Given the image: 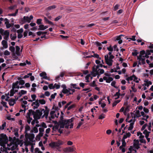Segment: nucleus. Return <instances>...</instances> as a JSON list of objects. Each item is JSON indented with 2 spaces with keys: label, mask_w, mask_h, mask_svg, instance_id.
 <instances>
[{
  "label": "nucleus",
  "mask_w": 153,
  "mask_h": 153,
  "mask_svg": "<svg viewBox=\"0 0 153 153\" xmlns=\"http://www.w3.org/2000/svg\"><path fill=\"white\" fill-rule=\"evenodd\" d=\"M8 139L7 137L6 134L3 133L0 134V146H4V144L7 143Z\"/></svg>",
  "instance_id": "1"
},
{
  "label": "nucleus",
  "mask_w": 153,
  "mask_h": 153,
  "mask_svg": "<svg viewBox=\"0 0 153 153\" xmlns=\"http://www.w3.org/2000/svg\"><path fill=\"white\" fill-rule=\"evenodd\" d=\"M34 113V111L32 109H29L28 110V112L27 113V122L28 123L30 124L31 121L32 120V118L30 117L31 114H33Z\"/></svg>",
  "instance_id": "2"
},
{
  "label": "nucleus",
  "mask_w": 153,
  "mask_h": 153,
  "mask_svg": "<svg viewBox=\"0 0 153 153\" xmlns=\"http://www.w3.org/2000/svg\"><path fill=\"white\" fill-rule=\"evenodd\" d=\"M104 58L106 63L109 66H111L112 65V62H113L112 59H109L108 55H105Z\"/></svg>",
  "instance_id": "3"
},
{
  "label": "nucleus",
  "mask_w": 153,
  "mask_h": 153,
  "mask_svg": "<svg viewBox=\"0 0 153 153\" xmlns=\"http://www.w3.org/2000/svg\"><path fill=\"white\" fill-rule=\"evenodd\" d=\"M20 21V23H21L22 24L25 23L26 22L30 23L31 21L29 19V17L26 16H24L23 18H21Z\"/></svg>",
  "instance_id": "4"
},
{
  "label": "nucleus",
  "mask_w": 153,
  "mask_h": 153,
  "mask_svg": "<svg viewBox=\"0 0 153 153\" xmlns=\"http://www.w3.org/2000/svg\"><path fill=\"white\" fill-rule=\"evenodd\" d=\"M49 146L52 148H57V149L59 148H60V146L56 142H53L50 143L49 144Z\"/></svg>",
  "instance_id": "5"
},
{
  "label": "nucleus",
  "mask_w": 153,
  "mask_h": 153,
  "mask_svg": "<svg viewBox=\"0 0 153 153\" xmlns=\"http://www.w3.org/2000/svg\"><path fill=\"white\" fill-rule=\"evenodd\" d=\"M46 75L47 74L45 72H42L39 74L40 76L42 77V79L49 80V79L48 78L47 76H46Z\"/></svg>",
  "instance_id": "6"
},
{
  "label": "nucleus",
  "mask_w": 153,
  "mask_h": 153,
  "mask_svg": "<svg viewBox=\"0 0 153 153\" xmlns=\"http://www.w3.org/2000/svg\"><path fill=\"white\" fill-rule=\"evenodd\" d=\"M25 136L26 137L27 136H28L29 134H28L27 131L30 130V127L27 125H26L25 127Z\"/></svg>",
  "instance_id": "7"
},
{
  "label": "nucleus",
  "mask_w": 153,
  "mask_h": 153,
  "mask_svg": "<svg viewBox=\"0 0 153 153\" xmlns=\"http://www.w3.org/2000/svg\"><path fill=\"white\" fill-rule=\"evenodd\" d=\"M125 36L123 35H121L119 36H117L116 37V39L115 41H119L118 42V43L119 44H121L122 43V40L121 39V36Z\"/></svg>",
  "instance_id": "8"
},
{
  "label": "nucleus",
  "mask_w": 153,
  "mask_h": 153,
  "mask_svg": "<svg viewBox=\"0 0 153 153\" xmlns=\"http://www.w3.org/2000/svg\"><path fill=\"white\" fill-rule=\"evenodd\" d=\"M100 67L99 65L96 66L95 65H94V67H92V71L91 72H98V69Z\"/></svg>",
  "instance_id": "9"
},
{
  "label": "nucleus",
  "mask_w": 153,
  "mask_h": 153,
  "mask_svg": "<svg viewBox=\"0 0 153 153\" xmlns=\"http://www.w3.org/2000/svg\"><path fill=\"white\" fill-rule=\"evenodd\" d=\"M91 74L93 77H95L97 75V78H99L100 76V74H99V72H91Z\"/></svg>",
  "instance_id": "10"
},
{
  "label": "nucleus",
  "mask_w": 153,
  "mask_h": 153,
  "mask_svg": "<svg viewBox=\"0 0 153 153\" xmlns=\"http://www.w3.org/2000/svg\"><path fill=\"white\" fill-rule=\"evenodd\" d=\"M15 103L16 102L14 99H10L9 100V104L10 106H13Z\"/></svg>",
  "instance_id": "11"
},
{
  "label": "nucleus",
  "mask_w": 153,
  "mask_h": 153,
  "mask_svg": "<svg viewBox=\"0 0 153 153\" xmlns=\"http://www.w3.org/2000/svg\"><path fill=\"white\" fill-rule=\"evenodd\" d=\"M59 124L60 125V128H64V127L65 125L67 124V123H65V120L64 121H59Z\"/></svg>",
  "instance_id": "12"
},
{
  "label": "nucleus",
  "mask_w": 153,
  "mask_h": 153,
  "mask_svg": "<svg viewBox=\"0 0 153 153\" xmlns=\"http://www.w3.org/2000/svg\"><path fill=\"white\" fill-rule=\"evenodd\" d=\"M1 44L4 48H7L8 45L7 42L5 40H2L1 42Z\"/></svg>",
  "instance_id": "13"
},
{
  "label": "nucleus",
  "mask_w": 153,
  "mask_h": 153,
  "mask_svg": "<svg viewBox=\"0 0 153 153\" xmlns=\"http://www.w3.org/2000/svg\"><path fill=\"white\" fill-rule=\"evenodd\" d=\"M6 144H4V146H1L2 147H3V152H4L6 153H8V152L7 150H11V149L10 148L6 147Z\"/></svg>",
  "instance_id": "14"
},
{
  "label": "nucleus",
  "mask_w": 153,
  "mask_h": 153,
  "mask_svg": "<svg viewBox=\"0 0 153 153\" xmlns=\"http://www.w3.org/2000/svg\"><path fill=\"white\" fill-rule=\"evenodd\" d=\"M71 86V88H74L75 89H80V88L79 87H77V85L76 84H73V83H71L70 84Z\"/></svg>",
  "instance_id": "15"
},
{
  "label": "nucleus",
  "mask_w": 153,
  "mask_h": 153,
  "mask_svg": "<svg viewBox=\"0 0 153 153\" xmlns=\"http://www.w3.org/2000/svg\"><path fill=\"white\" fill-rule=\"evenodd\" d=\"M28 136L29 139L30 140L31 142H33V140L34 138L35 135L33 134H31L30 135H29L28 136H27L26 137Z\"/></svg>",
  "instance_id": "16"
},
{
  "label": "nucleus",
  "mask_w": 153,
  "mask_h": 153,
  "mask_svg": "<svg viewBox=\"0 0 153 153\" xmlns=\"http://www.w3.org/2000/svg\"><path fill=\"white\" fill-rule=\"evenodd\" d=\"M33 115V118H34V120H36L40 119V117H39L38 115L36 113V112L34 111V114Z\"/></svg>",
  "instance_id": "17"
},
{
  "label": "nucleus",
  "mask_w": 153,
  "mask_h": 153,
  "mask_svg": "<svg viewBox=\"0 0 153 153\" xmlns=\"http://www.w3.org/2000/svg\"><path fill=\"white\" fill-rule=\"evenodd\" d=\"M74 120V118H72L71 119L68 120H64L65 123H67V124H69V123L72 122Z\"/></svg>",
  "instance_id": "18"
},
{
  "label": "nucleus",
  "mask_w": 153,
  "mask_h": 153,
  "mask_svg": "<svg viewBox=\"0 0 153 153\" xmlns=\"http://www.w3.org/2000/svg\"><path fill=\"white\" fill-rule=\"evenodd\" d=\"M65 150L66 152H73L74 151V149L70 147L66 148Z\"/></svg>",
  "instance_id": "19"
},
{
  "label": "nucleus",
  "mask_w": 153,
  "mask_h": 153,
  "mask_svg": "<svg viewBox=\"0 0 153 153\" xmlns=\"http://www.w3.org/2000/svg\"><path fill=\"white\" fill-rule=\"evenodd\" d=\"M10 38L12 40H14L16 38V34L15 33L13 36L12 34H11L10 35Z\"/></svg>",
  "instance_id": "20"
},
{
  "label": "nucleus",
  "mask_w": 153,
  "mask_h": 153,
  "mask_svg": "<svg viewBox=\"0 0 153 153\" xmlns=\"http://www.w3.org/2000/svg\"><path fill=\"white\" fill-rule=\"evenodd\" d=\"M134 121L133 122L131 123L130 124L129 127L128 128V130L131 131V130L133 128V125L134 124Z\"/></svg>",
  "instance_id": "21"
},
{
  "label": "nucleus",
  "mask_w": 153,
  "mask_h": 153,
  "mask_svg": "<svg viewBox=\"0 0 153 153\" xmlns=\"http://www.w3.org/2000/svg\"><path fill=\"white\" fill-rule=\"evenodd\" d=\"M36 112L38 115L39 117H40V118L42 114V112L40 111L39 110H36Z\"/></svg>",
  "instance_id": "22"
},
{
  "label": "nucleus",
  "mask_w": 153,
  "mask_h": 153,
  "mask_svg": "<svg viewBox=\"0 0 153 153\" xmlns=\"http://www.w3.org/2000/svg\"><path fill=\"white\" fill-rule=\"evenodd\" d=\"M15 87H13L12 89L10 90V96H13L14 94H15L14 92V89L15 88Z\"/></svg>",
  "instance_id": "23"
},
{
  "label": "nucleus",
  "mask_w": 153,
  "mask_h": 153,
  "mask_svg": "<svg viewBox=\"0 0 153 153\" xmlns=\"http://www.w3.org/2000/svg\"><path fill=\"white\" fill-rule=\"evenodd\" d=\"M35 105L36 106H39V103L38 100H37L35 102H33L32 103V105Z\"/></svg>",
  "instance_id": "24"
},
{
  "label": "nucleus",
  "mask_w": 153,
  "mask_h": 153,
  "mask_svg": "<svg viewBox=\"0 0 153 153\" xmlns=\"http://www.w3.org/2000/svg\"><path fill=\"white\" fill-rule=\"evenodd\" d=\"M49 111V110H45L44 112V114L45 116V117L46 118H48Z\"/></svg>",
  "instance_id": "25"
},
{
  "label": "nucleus",
  "mask_w": 153,
  "mask_h": 153,
  "mask_svg": "<svg viewBox=\"0 0 153 153\" xmlns=\"http://www.w3.org/2000/svg\"><path fill=\"white\" fill-rule=\"evenodd\" d=\"M6 126V123L4 122L2 124L1 126H0V130H4V127Z\"/></svg>",
  "instance_id": "26"
},
{
  "label": "nucleus",
  "mask_w": 153,
  "mask_h": 153,
  "mask_svg": "<svg viewBox=\"0 0 153 153\" xmlns=\"http://www.w3.org/2000/svg\"><path fill=\"white\" fill-rule=\"evenodd\" d=\"M56 6L54 5L48 7L47 8L48 10H51L56 8Z\"/></svg>",
  "instance_id": "27"
},
{
  "label": "nucleus",
  "mask_w": 153,
  "mask_h": 153,
  "mask_svg": "<svg viewBox=\"0 0 153 153\" xmlns=\"http://www.w3.org/2000/svg\"><path fill=\"white\" fill-rule=\"evenodd\" d=\"M18 130L17 129H14V134L15 136L18 137H19V134L18 133Z\"/></svg>",
  "instance_id": "28"
},
{
  "label": "nucleus",
  "mask_w": 153,
  "mask_h": 153,
  "mask_svg": "<svg viewBox=\"0 0 153 153\" xmlns=\"http://www.w3.org/2000/svg\"><path fill=\"white\" fill-rule=\"evenodd\" d=\"M93 55V57L96 58L98 59H101V58L99 56V55L97 54L94 53V55Z\"/></svg>",
  "instance_id": "29"
},
{
  "label": "nucleus",
  "mask_w": 153,
  "mask_h": 153,
  "mask_svg": "<svg viewBox=\"0 0 153 153\" xmlns=\"http://www.w3.org/2000/svg\"><path fill=\"white\" fill-rule=\"evenodd\" d=\"M39 102L41 104L43 105L45 104L46 103V101L44 99H41L39 100H38Z\"/></svg>",
  "instance_id": "30"
},
{
  "label": "nucleus",
  "mask_w": 153,
  "mask_h": 153,
  "mask_svg": "<svg viewBox=\"0 0 153 153\" xmlns=\"http://www.w3.org/2000/svg\"><path fill=\"white\" fill-rule=\"evenodd\" d=\"M32 75V73H29L27 75H26L24 76L22 78L23 79H26L27 78H28L30 76H31Z\"/></svg>",
  "instance_id": "31"
},
{
  "label": "nucleus",
  "mask_w": 153,
  "mask_h": 153,
  "mask_svg": "<svg viewBox=\"0 0 153 153\" xmlns=\"http://www.w3.org/2000/svg\"><path fill=\"white\" fill-rule=\"evenodd\" d=\"M116 83V82L114 81H113L111 83V85L112 86L114 87V88H116V89H117L118 88V87L115 85Z\"/></svg>",
  "instance_id": "32"
},
{
  "label": "nucleus",
  "mask_w": 153,
  "mask_h": 153,
  "mask_svg": "<svg viewBox=\"0 0 153 153\" xmlns=\"http://www.w3.org/2000/svg\"><path fill=\"white\" fill-rule=\"evenodd\" d=\"M120 93H119V92H117L114 95V96L116 97L117 96V98H115V99H118L120 97Z\"/></svg>",
  "instance_id": "33"
},
{
  "label": "nucleus",
  "mask_w": 153,
  "mask_h": 153,
  "mask_svg": "<svg viewBox=\"0 0 153 153\" xmlns=\"http://www.w3.org/2000/svg\"><path fill=\"white\" fill-rule=\"evenodd\" d=\"M39 28H38V30H44V25H40L39 26Z\"/></svg>",
  "instance_id": "34"
},
{
  "label": "nucleus",
  "mask_w": 153,
  "mask_h": 153,
  "mask_svg": "<svg viewBox=\"0 0 153 153\" xmlns=\"http://www.w3.org/2000/svg\"><path fill=\"white\" fill-rule=\"evenodd\" d=\"M113 79L112 77H109L108 79L107 78L106 82L107 83H109L111 81H112Z\"/></svg>",
  "instance_id": "35"
},
{
  "label": "nucleus",
  "mask_w": 153,
  "mask_h": 153,
  "mask_svg": "<svg viewBox=\"0 0 153 153\" xmlns=\"http://www.w3.org/2000/svg\"><path fill=\"white\" fill-rule=\"evenodd\" d=\"M129 107L130 106L129 105H127L126 106L124 112V114H125V113H126V112H128L129 111Z\"/></svg>",
  "instance_id": "36"
},
{
  "label": "nucleus",
  "mask_w": 153,
  "mask_h": 153,
  "mask_svg": "<svg viewBox=\"0 0 153 153\" xmlns=\"http://www.w3.org/2000/svg\"><path fill=\"white\" fill-rule=\"evenodd\" d=\"M69 92V90H68L67 89H63L62 91V92L63 93V94H68Z\"/></svg>",
  "instance_id": "37"
},
{
  "label": "nucleus",
  "mask_w": 153,
  "mask_h": 153,
  "mask_svg": "<svg viewBox=\"0 0 153 153\" xmlns=\"http://www.w3.org/2000/svg\"><path fill=\"white\" fill-rule=\"evenodd\" d=\"M134 143L133 144L134 146H135L136 145H139V141L138 140H136V139H134Z\"/></svg>",
  "instance_id": "38"
},
{
  "label": "nucleus",
  "mask_w": 153,
  "mask_h": 153,
  "mask_svg": "<svg viewBox=\"0 0 153 153\" xmlns=\"http://www.w3.org/2000/svg\"><path fill=\"white\" fill-rule=\"evenodd\" d=\"M10 33L8 30H6L4 31V33L3 34V36H9Z\"/></svg>",
  "instance_id": "39"
},
{
  "label": "nucleus",
  "mask_w": 153,
  "mask_h": 153,
  "mask_svg": "<svg viewBox=\"0 0 153 153\" xmlns=\"http://www.w3.org/2000/svg\"><path fill=\"white\" fill-rule=\"evenodd\" d=\"M9 50L12 53H14L15 52V49L14 47L12 46H10L9 47Z\"/></svg>",
  "instance_id": "40"
},
{
  "label": "nucleus",
  "mask_w": 153,
  "mask_h": 153,
  "mask_svg": "<svg viewBox=\"0 0 153 153\" xmlns=\"http://www.w3.org/2000/svg\"><path fill=\"white\" fill-rule=\"evenodd\" d=\"M95 81L94 80L92 83L90 84L89 85L91 87H94L97 86V85L95 83Z\"/></svg>",
  "instance_id": "41"
},
{
  "label": "nucleus",
  "mask_w": 153,
  "mask_h": 153,
  "mask_svg": "<svg viewBox=\"0 0 153 153\" xmlns=\"http://www.w3.org/2000/svg\"><path fill=\"white\" fill-rule=\"evenodd\" d=\"M43 133H39L36 136V138L40 140V137L43 135Z\"/></svg>",
  "instance_id": "42"
},
{
  "label": "nucleus",
  "mask_w": 153,
  "mask_h": 153,
  "mask_svg": "<svg viewBox=\"0 0 153 153\" xmlns=\"http://www.w3.org/2000/svg\"><path fill=\"white\" fill-rule=\"evenodd\" d=\"M138 53L139 52H137V50H135L132 53V55L134 56H136Z\"/></svg>",
  "instance_id": "43"
},
{
  "label": "nucleus",
  "mask_w": 153,
  "mask_h": 153,
  "mask_svg": "<svg viewBox=\"0 0 153 153\" xmlns=\"http://www.w3.org/2000/svg\"><path fill=\"white\" fill-rule=\"evenodd\" d=\"M1 103L3 105L4 107H5L6 108H8V107L6 105V102L2 101L1 102Z\"/></svg>",
  "instance_id": "44"
},
{
  "label": "nucleus",
  "mask_w": 153,
  "mask_h": 153,
  "mask_svg": "<svg viewBox=\"0 0 153 153\" xmlns=\"http://www.w3.org/2000/svg\"><path fill=\"white\" fill-rule=\"evenodd\" d=\"M136 116L137 117H140L141 116L140 113V111L139 110H137L136 111Z\"/></svg>",
  "instance_id": "45"
},
{
  "label": "nucleus",
  "mask_w": 153,
  "mask_h": 153,
  "mask_svg": "<svg viewBox=\"0 0 153 153\" xmlns=\"http://www.w3.org/2000/svg\"><path fill=\"white\" fill-rule=\"evenodd\" d=\"M42 19H37L36 23L38 25H40L42 24Z\"/></svg>",
  "instance_id": "46"
},
{
  "label": "nucleus",
  "mask_w": 153,
  "mask_h": 153,
  "mask_svg": "<svg viewBox=\"0 0 153 153\" xmlns=\"http://www.w3.org/2000/svg\"><path fill=\"white\" fill-rule=\"evenodd\" d=\"M98 71L99 72V74H102L104 72V70L103 69H99Z\"/></svg>",
  "instance_id": "47"
},
{
  "label": "nucleus",
  "mask_w": 153,
  "mask_h": 153,
  "mask_svg": "<svg viewBox=\"0 0 153 153\" xmlns=\"http://www.w3.org/2000/svg\"><path fill=\"white\" fill-rule=\"evenodd\" d=\"M48 87L50 89H53L55 88V87H54L53 83L50 84L48 85Z\"/></svg>",
  "instance_id": "48"
},
{
  "label": "nucleus",
  "mask_w": 153,
  "mask_h": 153,
  "mask_svg": "<svg viewBox=\"0 0 153 153\" xmlns=\"http://www.w3.org/2000/svg\"><path fill=\"white\" fill-rule=\"evenodd\" d=\"M107 49L109 51L112 52L113 51V48L112 47L111 45H110L109 47H107Z\"/></svg>",
  "instance_id": "49"
},
{
  "label": "nucleus",
  "mask_w": 153,
  "mask_h": 153,
  "mask_svg": "<svg viewBox=\"0 0 153 153\" xmlns=\"http://www.w3.org/2000/svg\"><path fill=\"white\" fill-rule=\"evenodd\" d=\"M19 81H17L15 83H13V87H15V86H16V85H18V84H19Z\"/></svg>",
  "instance_id": "50"
},
{
  "label": "nucleus",
  "mask_w": 153,
  "mask_h": 153,
  "mask_svg": "<svg viewBox=\"0 0 153 153\" xmlns=\"http://www.w3.org/2000/svg\"><path fill=\"white\" fill-rule=\"evenodd\" d=\"M23 31V29L22 28H21L19 30H17V32L18 33V34L22 33Z\"/></svg>",
  "instance_id": "51"
},
{
  "label": "nucleus",
  "mask_w": 153,
  "mask_h": 153,
  "mask_svg": "<svg viewBox=\"0 0 153 153\" xmlns=\"http://www.w3.org/2000/svg\"><path fill=\"white\" fill-rule=\"evenodd\" d=\"M120 6V5L118 4H116L114 7V11H116L119 8V7Z\"/></svg>",
  "instance_id": "52"
},
{
  "label": "nucleus",
  "mask_w": 153,
  "mask_h": 153,
  "mask_svg": "<svg viewBox=\"0 0 153 153\" xmlns=\"http://www.w3.org/2000/svg\"><path fill=\"white\" fill-rule=\"evenodd\" d=\"M105 117V116L104 114H102L100 115L99 117V119H102Z\"/></svg>",
  "instance_id": "53"
},
{
  "label": "nucleus",
  "mask_w": 153,
  "mask_h": 153,
  "mask_svg": "<svg viewBox=\"0 0 153 153\" xmlns=\"http://www.w3.org/2000/svg\"><path fill=\"white\" fill-rule=\"evenodd\" d=\"M133 75L132 76H130V77H129L128 78H127V79H126V80L128 81H129V80H132L133 79Z\"/></svg>",
  "instance_id": "54"
},
{
  "label": "nucleus",
  "mask_w": 153,
  "mask_h": 153,
  "mask_svg": "<svg viewBox=\"0 0 153 153\" xmlns=\"http://www.w3.org/2000/svg\"><path fill=\"white\" fill-rule=\"evenodd\" d=\"M54 87L56 89H58L60 88V85L59 84H57L56 83H55L54 85Z\"/></svg>",
  "instance_id": "55"
},
{
  "label": "nucleus",
  "mask_w": 153,
  "mask_h": 153,
  "mask_svg": "<svg viewBox=\"0 0 153 153\" xmlns=\"http://www.w3.org/2000/svg\"><path fill=\"white\" fill-rule=\"evenodd\" d=\"M62 17V16H59L55 19L54 20L55 21H57L61 19Z\"/></svg>",
  "instance_id": "56"
},
{
  "label": "nucleus",
  "mask_w": 153,
  "mask_h": 153,
  "mask_svg": "<svg viewBox=\"0 0 153 153\" xmlns=\"http://www.w3.org/2000/svg\"><path fill=\"white\" fill-rule=\"evenodd\" d=\"M121 141L122 142V146H123V147H125L126 145V143L125 142V140H122Z\"/></svg>",
  "instance_id": "57"
},
{
  "label": "nucleus",
  "mask_w": 153,
  "mask_h": 153,
  "mask_svg": "<svg viewBox=\"0 0 153 153\" xmlns=\"http://www.w3.org/2000/svg\"><path fill=\"white\" fill-rule=\"evenodd\" d=\"M59 129V126L58 125H56L55 126L53 127L52 128V129L53 130H58Z\"/></svg>",
  "instance_id": "58"
},
{
  "label": "nucleus",
  "mask_w": 153,
  "mask_h": 153,
  "mask_svg": "<svg viewBox=\"0 0 153 153\" xmlns=\"http://www.w3.org/2000/svg\"><path fill=\"white\" fill-rule=\"evenodd\" d=\"M56 142L59 144V145L60 146L61 145L63 144V142L60 140H58Z\"/></svg>",
  "instance_id": "59"
},
{
  "label": "nucleus",
  "mask_w": 153,
  "mask_h": 153,
  "mask_svg": "<svg viewBox=\"0 0 153 153\" xmlns=\"http://www.w3.org/2000/svg\"><path fill=\"white\" fill-rule=\"evenodd\" d=\"M4 54L5 56H8L10 54V53L7 50L5 51L4 53Z\"/></svg>",
  "instance_id": "60"
},
{
  "label": "nucleus",
  "mask_w": 153,
  "mask_h": 153,
  "mask_svg": "<svg viewBox=\"0 0 153 153\" xmlns=\"http://www.w3.org/2000/svg\"><path fill=\"white\" fill-rule=\"evenodd\" d=\"M19 85H23L25 83V82L24 80L22 79L19 81Z\"/></svg>",
  "instance_id": "61"
},
{
  "label": "nucleus",
  "mask_w": 153,
  "mask_h": 153,
  "mask_svg": "<svg viewBox=\"0 0 153 153\" xmlns=\"http://www.w3.org/2000/svg\"><path fill=\"white\" fill-rule=\"evenodd\" d=\"M83 124V123L82 122H79V123L78 125L76 127L77 128H79L80 126Z\"/></svg>",
  "instance_id": "62"
},
{
  "label": "nucleus",
  "mask_w": 153,
  "mask_h": 153,
  "mask_svg": "<svg viewBox=\"0 0 153 153\" xmlns=\"http://www.w3.org/2000/svg\"><path fill=\"white\" fill-rule=\"evenodd\" d=\"M34 151L35 153H39L40 152H41L39 151V149L38 148H36L35 149Z\"/></svg>",
  "instance_id": "63"
},
{
  "label": "nucleus",
  "mask_w": 153,
  "mask_h": 153,
  "mask_svg": "<svg viewBox=\"0 0 153 153\" xmlns=\"http://www.w3.org/2000/svg\"><path fill=\"white\" fill-rule=\"evenodd\" d=\"M32 98L33 99V101H35L36 100V96L35 94H33L31 95Z\"/></svg>",
  "instance_id": "64"
}]
</instances>
